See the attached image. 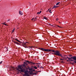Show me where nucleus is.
<instances>
[{
	"instance_id": "18",
	"label": "nucleus",
	"mask_w": 76,
	"mask_h": 76,
	"mask_svg": "<svg viewBox=\"0 0 76 76\" xmlns=\"http://www.w3.org/2000/svg\"><path fill=\"white\" fill-rule=\"evenodd\" d=\"M23 46L24 47H25V48H28L26 47V46L23 45Z\"/></svg>"
},
{
	"instance_id": "10",
	"label": "nucleus",
	"mask_w": 76,
	"mask_h": 76,
	"mask_svg": "<svg viewBox=\"0 0 76 76\" xmlns=\"http://www.w3.org/2000/svg\"><path fill=\"white\" fill-rule=\"evenodd\" d=\"M70 61H73L74 62V63H75L76 64V60H75L74 61L73 60L71 59Z\"/></svg>"
},
{
	"instance_id": "50",
	"label": "nucleus",
	"mask_w": 76,
	"mask_h": 76,
	"mask_svg": "<svg viewBox=\"0 0 76 76\" xmlns=\"http://www.w3.org/2000/svg\"><path fill=\"white\" fill-rule=\"evenodd\" d=\"M48 10H47V11H46V12H48Z\"/></svg>"
},
{
	"instance_id": "5",
	"label": "nucleus",
	"mask_w": 76,
	"mask_h": 76,
	"mask_svg": "<svg viewBox=\"0 0 76 76\" xmlns=\"http://www.w3.org/2000/svg\"><path fill=\"white\" fill-rule=\"evenodd\" d=\"M22 69V65H18L16 67V69L19 72L20 71V70Z\"/></svg>"
},
{
	"instance_id": "37",
	"label": "nucleus",
	"mask_w": 76,
	"mask_h": 76,
	"mask_svg": "<svg viewBox=\"0 0 76 76\" xmlns=\"http://www.w3.org/2000/svg\"><path fill=\"white\" fill-rule=\"evenodd\" d=\"M34 19H37V18H34Z\"/></svg>"
},
{
	"instance_id": "47",
	"label": "nucleus",
	"mask_w": 76,
	"mask_h": 76,
	"mask_svg": "<svg viewBox=\"0 0 76 76\" xmlns=\"http://www.w3.org/2000/svg\"><path fill=\"white\" fill-rule=\"evenodd\" d=\"M65 58L66 59H67V58Z\"/></svg>"
},
{
	"instance_id": "42",
	"label": "nucleus",
	"mask_w": 76,
	"mask_h": 76,
	"mask_svg": "<svg viewBox=\"0 0 76 76\" xmlns=\"http://www.w3.org/2000/svg\"><path fill=\"white\" fill-rule=\"evenodd\" d=\"M57 26H58V27H59V26L58 25Z\"/></svg>"
},
{
	"instance_id": "48",
	"label": "nucleus",
	"mask_w": 76,
	"mask_h": 76,
	"mask_svg": "<svg viewBox=\"0 0 76 76\" xmlns=\"http://www.w3.org/2000/svg\"><path fill=\"white\" fill-rule=\"evenodd\" d=\"M72 64H73V63H72Z\"/></svg>"
},
{
	"instance_id": "22",
	"label": "nucleus",
	"mask_w": 76,
	"mask_h": 76,
	"mask_svg": "<svg viewBox=\"0 0 76 76\" xmlns=\"http://www.w3.org/2000/svg\"><path fill=\"white\" fill-rule=\"evenodd\" d=\"M10 19H9L8 20H7V22H9V21H10Z\"/></svg>"
},
{
	"instance_id": "7",
	"label": "nucleus",
	"mask_w": 76,
	"mask_h": 76,
	"mask_svg": "<svg viewBox=\"0 0 76 76\" xmlns=\"http://www.w3.org/2000/svg\"><path fill=\"white\" fill-rule=\"evenodd\" d=\"M20 71L21 72H24V73H25L26 72V71H25L22 69H20Z\"/></svg>"
},
{
	"instance_id": "6",
	"label": "nucleus",
	"mask_w": 76,
	"mask_h": 76,
	"mask_svg": "<svg viewBox=\"0 0 76 76\" xmlns=\"http://www.w3.org/2000/svg\"><path fill=\"white\" fill-rule=\"evenodd\" d=\"M68 59L70 60L71 59H73L74 60H76V56H74L71 57V58H68Z\"/></svg>"
},
{
	"instance_id": "9",
	"label": "nucleus",
	"mask_w": 76,
	"mask_h": 76,
	"mask_svg": "<svg viewBox=\"0 0 76 76\" xmlns=\"http://www.w3.org/2000/svg\"><path fill=\"white\" fill-rule=\"evenodd\" d=\"M13 42H14V43H15V44H17V45H20V44L18 42H15L14 41H13Z\"/></svg>"
},
{
	"instance_id": "19",
	"label": "nucleus",
	"mask_w": 76,
	"mask_h": 76,
	"mask_svg": "<svg viewBox=\"0 0 76 76\" xmlns=\"http://www.w3.org/2000/svg\"><path fill=\"white\" fill-rule=\"evenodd\" d=\"M69 57H72V55H69Z\"/></svg>"
},
{
	"instance_id": "17",
	"label": "nucleus",
	"mask_w": 76,
	"mask_h": 76,
	"mask_svg": "<svg viewBox=\"0 0 76 76\" xmlns=\"http://www.w3.org/2000/svg\"><path fill=\"white\" fill-rule=\"evenodd\" d=\"M43 19H46V20H47L48 19L47 18L45 17H44Z\"/></svg>"
},
{
	"instance_id": "1",
	"label": "nucleus",
	"mask_w": 76,
	"mask_h": 76,
	"mask_svg": "<svg viewBox=\"0 0 76 76\" xmlns=\"http://www.w3.org/2000/svg\"><path fill=\"white\" fill-rule=\"evenodd\" d=\"M24 63L25 64H23L22 65V68H25L26 67V66H27L28 64H32V65L35 64V63H33L31 61L27 60H25V62H24Z\"/></svg>"
},
{
	"instance_id": "12",
	"label": "nucleus",
	"mask_w": 76,
	"mask_h": 76,
	"mask_svg": "<svg viewBox=\"0 0 76 76\" xmlns=\"http://www.w3.org/2000/svg\"><path fill=\"white\" fill-rule=\"evenodd\" d=\"M15 40H16V41H17L18 42H20V44H21V43H22V42H21L20 41L17 39H15Z\"/></svg>"
},
{
	"instance_id": "15",
	"label": "nucleus",
	"mask_w": 76,
	"mask_h": 76,
	"mask_svg": "<svg viewBox=\"0 0 76 76\" xmlns=\"http://www.w3.org/2000/svg\"><path fill=\"white\" fill-rule=\"evenodd\" d=\"M60 3V2H58L56 4V6H58V5Z\"/></svg>"
},
{
	"instance_id": "44",
	"label": "nucleus",
	"mask_w": 76,
	"mask_h": 76,
	"mask_svg": "<svg viewBox=\"0 0 76 76\" xmlns=\"http://www.w3.org/2000/svg\"><path fill=\"white\" fill-rule=\"evenodd\" d=\"M15 28H13V30H15Z\"/></svg>"
},
{
	"instance_id": "43",
	"label": "nucleus",
	"mask_w": 76,
	"mask_h": 76,
	"mask_svg": "<svg viewBox=\"0 0 76 76\" xmlns=\"http://www.w3.org/2000/svg\"><path fill=\"white\" fill-rule=\"evenodd\" d=\"M66 58H69V57H68V56H67Z\"/></svg>"
},
{
	"instance_id": "45",
	"label": "nucleus",
	"mask_w": 76,
	"mask_h": 76,
	"mask_svg": "<svg viewBox=\"0 0 76 76\" xmlns=\"http://www.w3.org/2000/svg\"><path fill=\"white\" fill-rule=\"evenodd\" d=\"M49 25H51V24H50L49 23Z\"/></svg>"
},
{
	"instance_id": "49",
	"label": "nucleus",
	"mask_w": 76,
	"mask_h": 76,
	"mask_svg": "<svg viewBox=\"0 0 76 76\" xmlns=\"http://www.w3.org/2000/svg\"><path fill=\"white\" fill-rule=\"evenodd\" d=\"M67 61H69V60H67Z\"/></svg>"
},
{
	"instance_id": "4",
	"label": "nucleus",
	"mask_w": 76,
	"mask_h": 76,
	"mask_svg": "<svg viewBox=\"0 0 76 76\" xmlns=\"http://www.w3.org/2000/svg\"><path fill=\"white\" fill-rule=\"evenodd\" d=\"M55 55H56V56H61V57H63V58H64V57L62 56V55L60 54V52L58 50L56 51V52L55 53Z\"/></svg>"
},
{
	"instance_id": "11",
	"label": "nucleus",
	"mask_w": 76,
	"mask_h": 76,
	"mask_svg": "<svg viewBox=\"0 0 76 76\" xmlns=\"http://www.w3.org/2000/svg\"><path fill=\"white\" fill-rule=\"evenodd\" d=\"M35 72L33 73L32 75H37V74L38 73V72H37V71H36Z\"/></svg>"
},
{
	"instance_id": "20",
	"label": "nucleus",
	"mask_w": 76,
	"mask_h": 76,
	"mask_svg": "<svg viewBox=\"0 0 76 76\" xmlns=\"http://www.w3.org/2000/svg\"><path fill=\"white\" fill-rule=\"evenodd\" d=\"M3 63V61H1L0 62V64H1V63Z\"/></svg>"
},
{
	"instance_id": "25",
	"label": "nucleus",
	"mask_w": 76,
	"mask_h": 76,
	"mask_svg": "<svg viewBox=\"0 0 76 76\" xmlns=\"http://www.w3.org/2000/svg\"><path fill=\"white\" fill-rule=\"evenodd\" d=\"M51 12V10H50L49 11V12Z\"/></svg>"
},
{
	"instance_id": "33",
	"label": "nucleus",
	"mask_w": 76,
	"mask_h": 76,
	"mask_svg": "<svg viewBox=\"0 0 76 76\" xmlns=\"http://www.w3.org/2000/svg\"><path fill=\"white\" fill-rule=\"evenodd\" d=\"M24 44H25V45H26V43H24Z\"/></svg>"
},
{
	"instance_id": "34",
	"label": "nucleus",
	"mask_w": 76,
	"mask_h": 76,
	"mask_svg": "<svg viewBox=\"0 0 76 76\" xmlns=\"http://www.w3.org/2000/svg\"><path fill=\"white\" fill-rule=\"evenodd\" d=\"M4 25H6V26H7V25L6 24H4Z\"/></svg>"
},
{
	"instance_id": "52",
	"label": "nucleus",
	"mask_w": 76,
	"mask_h": 76,
	"mask_svg": "<svg viewBox=\"0 0 76 76\" xmlns=\"http://www.w3.org/2000/svg\"><path fill=\"white\" fill-rule=\"evenodd\" d=\"M58 18L56 19V20H58Z\"/></svg>"
},
{
	"instance_id": "21",
	"label": "nucleus",
	"mask_w": 76,
	"mask_h": 76,
	"mask_svg": "<svg viewBox=\"0 0 76 76\" xmlns=\"http://www.w3.org/2000/svg\"><path fill=\"white\" fill-rule=\"evenodd\" d=\"M64 60V59H62V58L60 59V60H62V61H63Z\"/></svg>"
},
{
	"instance_id": "35",
	"label": "nucleus",
	"mask_w": 76,
	"mask_h": 76,
	"mask_svg": "<svg viewBox=\"0 0 76 76\" xmlns=\"http://www.w3.org/2000/svg\"><path fill=\"white\" fill-rule=\"evenodd\" d=\"M29 47V48H32V47Z\"/></svg>"
},
{
	"instance_id": "26",
	"label": "nucleus",
	"mask_w": 76,
	"mask_h": 76,
	"mask_svg": "<svg viewBox=\"0 0 76 76\" xmlns=\"http://www.w3.org/2000/svg\"><path fill=\"white\" fill-rule=\"evenodd\" d=\"M34 18H33L32 19H31V20H34Z\"/></svg>"
},
{
	"instance_id": "31",
	"label": "nucleus",
	"mask_w": 76,
	"mask_h": 76,
	"mask_svg": "<svg viewBox=\"0 0 76 76\" xmlns=\"http://www.w3.org/2000/svg\"><path fill=\"white\" fill-rule=\"evenodd\" d=\"M52 53V54H55V53Z\"/></svg>"
},
{
	"instance_id": "39",
	"label": "nucleus",
	"mask_w": 76,
	"mask_h": 76,
	"mask_svg": "<svg viewBox=\"0 0 76 76\" xmlns=\"http://www.w3.org/2000/svg\"><path fill=\"white\" fill-rule=\"evenodd\" d=\"M49 10H50V9H48V11H49Z\"/></svg>"
},
{
	"instance_id": "16",
	"label": "nucleus",
	"mask_w": 76,
	"mask_h": 76,
	"mask_svg": "<svg viewBox=\"0 0 76 76\" xmlns=\"http://www.w3.org/2000/svg\"><path fill=\"white\" fill-rule=\"evenodd\" d=\"M5 48L6 49V51H7L8 50V49L7 48V47H5Z\"/></svg>"
},
{
	"instance_id": "13",
	"label": "nucleus",
	"mask_w": 76,
	"mask_h": 76,
	"mask_svg": "<svg viewBox=\"0 0 76 76\" xmlns=\"http://www.w3.org/2000/svg\"><path fill=\"white\" fill-rule=\"evenodd\" d=\"M19 14L21 15H23V13L21 11H19Z\"/></svg>"
},
{
	"instance_id": "46",
	"label": "nucleus",
	"mask_w": 76,
	"mask_h": 76,
	"mask_svg": "<svg viewBox=\"0 0 76 76\" xmlns=\"http://www.w3.org/2000/svg\"><path fill=\"white\" fill-rule=\"evenodd\" d=\"M59 28H61V27H60V26H59Z\"/></svg>"
},
{
	"instance_id": "51",
	"label": "nucleus",
	"mask_w": 76,
	"mask_h": 76,
	"mask_svg": "<svg viewBox=\"0 0 76 76\" xmlns=\"http://www.w3.org/2000/svg\"><path fill=\"white\" fill-rule=\"evenodd\" d=\"M26 43H28V42H26Z\"/></svg>"
},
{
	"instance_id": "24",
	"label": "nucleus",
	"mask_w": 76,
	"mask_h": 76,
	"mask_svg": "<svg viewBox=\"0 0 76 76\" xmlns=\"http://www.w3.org/2000/svg\"><path fill=\"white\" fill-rule=\"evenodd\" d=\"M37 15H38V14H40V13H39V12H37Z\"/></svg>"
},
{
	"instance_id": "23",
	"label": "nucleus",
	"mask_w": 76,
	"mask_h": 76,
	"mask_svg": "<svg viewBox=\"0 0 76 76\" xmlns=\"http://www.w3.org/2000/svg\"><path fill=\"white\" fill-rule=\"evenodd\" d=\"M40 68H42V69H43L44 67H43L42 66H41V67H40Z\"/></svg>"
},
{
	"instance_id": "41",
	"label": "nucleus",
	"mask_w": 76,
	"mask_h": 76,
	"mask_svg": "<svg viewBox=\"0 0 76 76\" xmlns=\"http://www.w3.org/2000/svg\"><path fill=\"white\" fill-rule=\"evenodd\" d=\"M4 23H3V25H4Z\"/></svg>"
},
{
	"instance_id": "32",
	"label": "nucleus",
	"mask_w": 76,
	"mask_h": 76,
	"mask_svg": "<svg viewBox=\"0 0 76 76\" xmlns=\"http://www.w3.org/2000/svg\"><path fill=\"white\" fill-rule=\"evenodd\" d=\"M40 64V63H38L37 64H38V65Z\"/></svg>"
},
{
	"instance_id": "30",
	"label": "nucleus",
	"mask_w": 76,
	"mask_h": 76,
	"mask_svg": "<svg viewBox=\"0 0 76 76\" xmlns=\"http://www.w3.org/2000/svg\"><path fill=\"white\" fill-rule=\"evenodd\" d=\"M37 73H38V72H41V71H37Z\"/></svg>"
},
{
	"instance_id": "36",
	"label": "nucleus",
	"mask_w": 76,
	"mask_h": 76,
	"mask_svg": "<svg viewBox=\"0 0 76 76\" xmlns=\"http://www.w3.org/2000/svg\"><path fill=\"white\" fill-rule=\"evenodd\" d=\"M50 13H52V12H51V11H50Z\"/></svg>"
},
{
	"instance_id": "14",
	"label": "nucleus",
	"mask_w": 76,
	"mask_h": 76,
	"mask_svg": "<svg viewBox=\"0 0 76 76\" xmlns=\"http://www.w3.org/2000/svg\"><path fill=\"white\" fill-rule=\"evenodd\" d=\"M58 6H54L53 7L52 9H54L55 8H56V7H58Z\"/></svg>"
},
{
	"instance_id": "8",
	"label": "nucleus",
	"mask_w": 76,
	"mask_h": 76,
	"mask_svg": "<svg viewBox=\"0 0 76 76\" xmlns=\"http://www.w3.org/2000/svg\"><path fill=\"white\" fill-rule=\"evenodd\" d=\"M25 74L24 75V76H29V75L28 73L26 72L25 73Z\"/></svg>"
},
{
	"instance_id": "28",
	"label": "nucleus",
	"mask_w": 76,
	"mask_h": 76,
	"mask_svg": "<svg viewBox=\"0 0 76 76\" xmlns=\"http://www.w3.org/2000/svg\"><path fill=\"white\" fill-rule=\"evenodd\" d=\"M41 12H42V11H40V12H39V13H41Z\"/></svg>"
},
{
	"instance_id": "2",
	"label": "nucleus",
	"mask_w": 76,
	"mask_h": 76,
	"mask_svg": "<svg viewBox=\"0 0 76 76\" xmlns=\"http://www.w3.org/2000/svg\"><path fill=\"white\" fill-rule=\"evenodd\" d=\"M41 50H42L43 51H44L45 52H51L53 53H56V51H55L54 50H53V49H44L43 48H39Z\"/></svg>"
},
{
	"instance_id": "27",
	"label": "nucleus",
	"mask_w": 76,
	"mask_h": 76,
	"mask_svg": "<svg viewBox=\"0 0 76 76\" xmlns=\"http://www.w3.org/2000/svg\"><path fill=\"white\" fill-rule=\"evenodd\" d=\"M39 65H37V66L38 67V68H39Z\"/></svg>"
},
{
	"instance_id": "40",
	"label": "nucleus",
	"mask_w": 76,
	"mask_h": 76,
	"mask_svg": "<svg viewBox=\"0 0 76 76\" xmlns=\"http://www.w3.org/2000/svg\"><path fill=\"white\" fill-rule=\"evenodd\" d=\"M12 69H14V67H12Z\"/></svg>"
},
{
	"instance_id": "38",
	"label": "nucleus",
	"mask_w": 76,
	"mask_h": 76,
	"mask_svg": "<svg viewBox=\"0 0 76 76\" xmlns=\"http://www.w3.org/2000/svg\"><path fill=\"white\" fill-rule=\"evenodd\" d=\"M63 62H64L63 61H61V63H63Z\"/></svg>"
},
{
	"instance_id": "29",
	"label": "nucleus",
	"mask_w": 76,
	"mask_h": 76,
	"mask_svg": "<svg viewBox=\"0 0 76 76\" xmlns=\"http://www.w3.org/2000/svg\"><path fill=\"white\" fill-rule=\"evenodd\" d=\"M14 30H12V32H14Z\"/></svg>"
},
{
	"instance_id": "3",
	"label": "nucleus",
	"mask_w": 76,
	"mask_h": 76,
	"mask_svg": "<svg viewBox=\"0 0 76 76\" xmlns=\"http://www.w3.org/2000/svg\"><path fill=\"white\" fill-rule=\"evenodd\" d=\"M31 68H29L28 69L29 70L31 71V73H33V72H36L35 69H37V67L36 66H32L31 67Z\"/></svg>"
}]
</instances>
